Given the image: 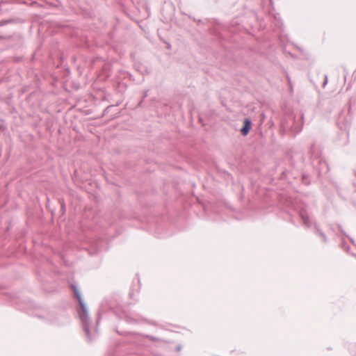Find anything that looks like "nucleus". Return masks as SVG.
Returning a JSON list of instances; mask_svg holds the SVG:
<instances>
[{
	"label": "nucleus",
	"mask_w": 356,
	"mask_h": 356,
	"mask_svg": "<svg viewBox=\"0 0 356 356\" xmlns=\"http://www.w3.org/2000/svg\"><path fill=\"white\" fill-rule=\"evenodd\" d=\"M77 298H78V299H79V301L80 305H81V308H82L83 311L84 312H86V307H85L84 304L83 303V302H82V300H81V297H80L79 295H77Z\"/></svg>",
	"instance_id": "nucleus-2"
},
{
	"label": "nucleus",
	"mask_w": 356,
	"mask_h": 356,
	"mask_svg": "<svg viewBox=\"0 0 356 356\" xmlns=\"http://www.w3.org/2000/svg\"><path fill=\"white\" fill-rule=\"evenodd\" d=\"M250 128H251V122L248 119H245L244 121V126L241 129V134L243 136H246L249 133Z\"/></svg>",
	"instance_id": "nucleus-1"
}]
</instances>
